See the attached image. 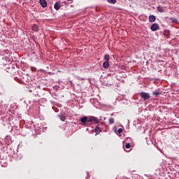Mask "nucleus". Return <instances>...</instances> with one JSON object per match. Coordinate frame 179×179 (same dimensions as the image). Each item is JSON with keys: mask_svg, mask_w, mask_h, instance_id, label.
Wrapping results in <instances>:
<instances>
[{"mask_svg": "<svg viewBox=\"0 0 179 179\" xmlns=\"http://www.w3.org/2000/svg\"><path fill=\"white\" fill-rule=\"evenodd\" d=\"M104 127H106V123L104 122H101L99 123L98 125H97V127L98 128H100V129L102 131L103 130V128H104Z\"/></svg>", "mask_w": 179, "mask_h": 179, "instance_id": "obj_10", "label": "nucleus"}, {"mask_svg": "<svg viewBox=\"0 0 179 179\" xmlns=\"http://www.w3.org/2000/svg\"><path fill=\"white\" fill-rule=\"evenodd\" d=\"M149 22L150 23H153V22H156V16L154 15L149 16Z\"/></svg>", "mask_w": 179, "mask_h": 179, "instance_id": "obj_7", "label": "nucleus"}, {"mask_svg": "<svg viewBox=\"0 0 179 179\" xmlns=\"http://www.w3.org/2000/svg\"><path fill=\"white\" fill-rule=\"evenodd\" d=\"M68 1H72V0H68Z\"/></svg>", "mask_w": 179, "mask_h": 179, "instance_id": "obj_25", "label": "nucleus"}, {"mask_svg": "<svg viewBox=\"0 0 179 179\" xmlns=\"http://www.w3.org/2000/svg\"><path fill=\"white\" fill-rule=\"evenodd\" d=\"M31 29L34 31H38L39 30V28H38V25L36 24H34L31 27Z\"/></svg>", "mask_w": 179, "mask_h": 179, "instance_id": "obj_8", "label": "nucleus"}, {"mask_svg": "<svg viewBox=\"0 0 179 179\" xmlns=\"http://www.w3.org/2000/svg\"><path fill=\"white\" fill-rule=\"evenodd\" d=\"M164 36H170V30L169 29H164Z\"/></svg>", "mask_w": 179, "mask_h": 179, "instance_id": "obj_16", "label": "nucleus"}, {"mask_svg": "<svg viewBox=\"0 0 179 179\" xmlns=\"http://www.w3.org/2000/svg\"><path fill=\"white\" fill-rule=\"evenodd\" d=\"M102 85H103V86H108V83L104 82L102 83Z\"/></svg>", "mask_w": 179, "mask_h": 179, "instance_id": "obj_21", "label": "nucleus"}, {"mask_svg": "<svg viewBox=\"0 0 179 179\" xmlns=\"http://www.w3.org/2000/svg\"><path fill=\"white\" fill-rule=\"evenodd\" d=\"M40 143H41H41H43V142H41Z\"/></svg>", "mask_w": 179, "mask_h": 179, "instance_id": "obj_24", "label": "nucleus"}, {"mask_svg": "<svg viewBox=\"0 0 179 179\" xmlns=\"http://www.w3.org/2000/svg\"><path fill=\"white\" fill-rule=\"evenodd\" d=\"M170 20H172V22H176L177 20L176 18H170Z\"/></svg>", "mask_w": 179, "mask_h": 179, "instance_id": "obj_22", "label": "nucleus"}, {"mask_svg": "<svg viewBox=\"0 0 179 179\" xmlns=\"http://www.w3.org/2000/svg\"><path fill=\"white\" fill-rule=\"evenodd\" d=\"M114 122H115L114 117H110L109 118V124L113 125V124H114Z\"/></svg>", "mask_w": 179, "mask_h": 179, "instance_id": "obj_15", "label": "nucleus"}, {"mask_svg": "<svg viewBox=\"0 0 179 179\" xmlns=\"http://www.w3.org/2000/svg\"><path fill=\"white\" fill-rule=\"evenodd\" d=\"M108 66H110V62L106 61L103 63V68H104L105 69H107Z\"/></svg>", "mask_w": 179, "mask_h": 179, "instance_id": "obj_9", "label": "nucleus"}, {"mask_svg": "<svg viewBox=\"0 0 179 179\" xmlns=\"http://www.w3.org/2000/svg\"><path fill=\"white\" fill-rule=\"evenodd\" d=\"M39 3L41 5L42 8H47L46 0H39Z\"/></svg>", "mask_w": 179, "mask_h": 179, "instance_id": "obj_6", "label": "nucleus"}, {"mask_svg": "<svg viewBox=\"0 0 179 179\" xmlns=\"http://www.w3.org/2000/svg\"><path fill=\"white\" fill-rule=\"evenodd\" d=\"M125 148L126 149H129L131 148V143H126Z\"/></svg>", "mask_w": 179, "mask_h": 179, "instance_id": "obj_19", "label": "nucleus"}, {"mask_svg": "<svg viewBox=\"0 0 179 179\" xmlns=\"http://www.w3.org/2000/svg\"><path fill=\"white\" fill-rule=\"evenodd\" d=\"M80 122L83 124H86V122H89V118H87V116L82 117L80 119Z\"/></svg>", "mask_w": 179, "mask_h": 179, "instance_id": "obj_4", "label": "nucleus"}, {"mask_svg": "<svg viewBox=\"0 0 179 179\" xmlns=\"http://www.w3.org/2000/svg\"><path fill=\"white\" fill-rule=\"evenodd\" d=\"M58 117L61 120V121L64 122L65 120H66V117L65 115H59Z\"/></svg>", "mask_w": 179, "mask_h": 179, "instance_id": "obj_14", "label": "nucleus"}, {"mask_svg": "<svg viewBox=\"0 0 179 179\" xmlns=\"http://www.w3.org/2000/svg\"><path fill=\"white\" fill-rule=\"evenodd\" d=\"M159 29H160V26L157 23H154L150 27L152 31H157V30H159Z\"/></svg>", "mask_w": 179, "mask_h": 179, "instance_id": "obj_3", "label": "nucleus"}, {"mask_svg": "<svg viewBox=\"0 0 179 179\" xmlns=\"http://www.w3.org/2000/svg\"><path fill=\"white\" fill-rule=\"evenodd\" d=\"M152 94L153 96H155V97H157V96H159V94H161V93L159 90H156L152 92Z\"/></svg>", "mask_w": 179, "mask_h": 179, "instance_id": "obj_12", "label": "nucleus"}, {"mask_svg": "<svg viewBox=\"0 0 179 179\" xmlns=\"http://www.w3.org/2000/svg\"><path fill=\"white\" fill-rule=\"evenodd\" d=\"M117 132L118 134H122V128L118 129Z\"/></svg>", "mask_w": 179, "mask_h": 179, "instance_id": "obj_20", "label": "nucleus"}, {"mask_svg": "<svg viewBox=\"0 0 179 179\" xmlns=\"http://www.w3.org/2000/svg\"><path fill=\"white\" fill-rule=\"evenodd\" d=\"M108 3H117V0H107Z\"/></svg>", "mask_w": 179, "mask_h": 179, "instance_id": "obj_18", "label": "nucleus"}, {"mask_svg": "<svg viewBox=\"0 0 179 179\" xmlns=\"http://www.w3.org/2000/svg\"><path fill=\"white\" fill-rule=\"evenodd\" d=\"M94 132L96 133V135H99V134H100V132H101V129L98 127L97 126H96L95 129H94Z\"/></svg>", "mask_w": 179, "mask_h": 179, "instance_id": "obj_11", "label": "nucleus"}, {"mask_svg": "<svg viewBox=\"0 0 179 179\" xmlns=\"http://www.w3.org/2000/svg\"><path fill=\"white\" fill-rule=\"evenodd\" d=\"M140 97L143 99L144 101H146V100L150 99V94L145 92H140Z\"/></svg>", "mask_w": 179, "mask_h": 179, "instance_id": "obj_1", "label": "nucleus"}, {"mask_svg": "<svg viewBox=\"0 0 179 179\" xmlns=\"http://www.w3.org/2000/svg\"><path fill=\"white\" fill-rule=\"evenodd\" d=\"M157 10H158V12H160L161 13H163V12H164V8H163V7L162 6H157Z\"/></svg>", "mask_w": 179, "mask_h": 179, "instance_id": "obj_13", "label": "nucleus"}, {"mask_svg": "<svg viewBox=\"0 0 179 179\" xmlns=\"http://www.w3.org/2000/svg\"><path fill=\"white\" fill-rule=\"evenodd\" d=\"M61 6H62V5H61V3L56 2L54 5V8L55 9V10H59Z\"/></svg>", "mask_w": 179, "mask_h": 179, "instance_id": "obj_5", "label": "nucleus"}, {"mask_svg": "<svg viewBox=\"0 0 179 179\" xmlns=\"http://www.w3.org/2000/svg\"><path fill=\"white\" fill-rule=\"evenodd\" d=\"M64 5H66L67 1H64Z\"/></svg>", "mask_w": 179, "mask_h": 179, "instance_id": "obj_23", "label": "nucleus"}, {"mask_svg": "<svg viewBox=\"0 0 179 179\" xmlns=\"http://www.w3.org/2000/svg\"><path fill=\"white\" fill-rule=\"evenodd\" d=\"M88 122L90 123L94 122V124H99V122H100V120H99V118L94 116H90L88 118Z\"/></svg>", "mask_w": 179, "mask_h": 179, "instance_id": "obj_2", "label": "nucleus"}, {"mask_svg": "<svg viewBox=\"0 0 179 179\" xmlns=\"http://www.w3.org/2000/svg\"><path fill=\"white\" fill-rule=\"evenodd\" d=\"M104 59L108 62L110 61V55H105Z\"/></svg>", "mask_w": 179, "mask_h": 179, "instance_id": "obj_17", "label": "nucleus"}]
</instances>
